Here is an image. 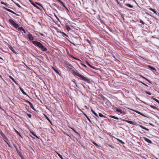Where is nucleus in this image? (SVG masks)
I'll use <instances>...</instances> for the list:
<instances>
[{"instance_id": "59", "label": "nucleus", "mask_w": 159, "mask_h": 159, "mask_svg": "<svg viewBox=\"0 0 159 159\" xmlns=\"http://www.w3.org/2000/svg\"><path fill=\"white\" fill-rule=\"evenodd\" d=\"M22 31H23L24 33H25V30L24 29V30H22Z\"/></svg>"}, {"instance_id": "21", "label": "nucleus", "mask_w": 159, "mask_h": 159, "mask_svg": "<svg viewBox=\"0 0 159 159\" xmlns=\"http://www.w3.org/2000/svg\"><path fill=\"white\" fill-rule=\"evenodd\" d=\"M148 68H149L150 69V70H156L155 68H154L152 66H148Z\"/></svg>"}, {"instance_id": "12", "label": "nucleus", "mask_w": 159, "mask_h": 159, "mask_svg": "<svg viewBox=\"0 0 159 159\" xmlns=\"http://www.w3.org/2000/svg\"><path fill=\"white\" fill-rule=\"evenodd\" d=\"M143 139H144V140L147 142L150 143H152L151 141L149 139L145 137H144Z\"/></svg>"}, {"instance_id": "6", "label": "nucleus", "mask_w": 159, "mask_h": 159, "mask_svg": "<svg viewBox=\"0 0 159 159\" xmlns=\"http://www.w3.org/2000/svg\"><path fill=\"white\" fill-rule=\"evenodd\" d=\"M24 100L25 101V102L26 103H28L29 104L31 108H32L33 110H35L34 108V107L33 104L30 102L25 99H24Z\"/></svg>"}, {"instance_id": "39", "label": "nucleus", "mask_w": 159, "mask_h": 159, "mask_svg": "<svg viewBox=\"0 0 159 159\" xmlns=\"http://www.w3.org/2000/svg\"><path fill=\"white\" fill-rule=\"evenodd\" d=\"M145 92L147 94H148L149 95H151V93L149 92H148L147 91H145Z\"/></svg>"}, {"instance_id": "50", "label": "nucleus", "mask_w": 159, "mask_h": 159, "mask_svg": "<svg viewBox=\"0 0 159 159\" xmlns=\"http://www.w3.org/2000/svg\"><path fill=\"white\" fill-rule=\"evenodd\" d=\"M140 23L143 25L144 24V23L141 20H140Z\"/></svg>"}, {"instance_id": "25", "label": "nucleus", "mask_w": 159, "mask_h": 159, "mask_svg": "<svg viewBox=\"0 0 159 159\" xmlns=\"http://www.w3.org/2000/svg\"><path fill=\"white\" fill-rule=\"evenodd\" d=\"M30 133L35 137L38 139H39V138L37 136L36 134L34 133L33 131H30Z\"/></svg>"}, {"instance_id": "33", "label": "nucleus", "mask_w": 159, "mask_h": 159, "mask_svg": "<svg viewBox=\"0 0 159 159\" xmlns=\"http://www.w3.org/2000/svg\"><path fill=\"white\" fill-rule=\"evenodd\" d=\"M152 98L154 101H156L159 104V101L157 99L154 98H153L152 97Z\"/></svg>"}, {"instance_id": "55", "label": "nucleus", "mask_w": 159, "mask_h": 159, "mask_svg": "<svg viewBox=\"0 0 159 159\" xmlns=\"http://www.w3.org/2000/svg\"><path fill=\"white\" fill-rule=\"evenodd\" d=\"M59 2H60L61 3L62 2V1L61 0H57Z\"/></svg>"}, {"instance_id": "19", "label": "nucleus", "mask_w": 159, "mask_h": 159, "mask_svg": "<svg viewBox=\"0 0 159 159\" xmlns=\"http://www.w3.org/2000/svg\"><path fill=\"white\" fill-rule=\"evenodd\" d=\"M66 28L68 31L70 30H71L70 27L67 25H66Z\"/></svg>"}, {"instance_id": "45", "label": "nucleus", "mask_w": 159, "mask_h": 159, "mask_svg": "<svg viewBox=\"0 0 159 159\" xmlns=\"http://www.w3.org/2000/svg\"><path fill=\"white\" fill-rule=\"evenodd\" d=\"M4 139L6 137V136L5 135L3 134L2 135H1Z\"/></svg>"}, {"instance_id": "30", "label": "nucleus", "mask_w": 159, "mask_h": 159, "mask_svg": "<svg viewBox=\"0 0 159 159\" xmlns=\"http://www.w3.org/2000/svg\"><path fill=\"white\" fill-rule=\"evenodd\" d=\"M70 128L77 134L80 135L79 133L78 132H77L76 130H75L73 128Z\"/></svg>"}, {"instance_id": "62", "label": "nucleus", "mask_w": 159, "mask_h": 159, "mask_svg": "<svg viewBox=\"0 0 159 159\" xmlns=\"http://www.w3.org/2000/svg\"><path fill=\"white\" fill-rule=\"evenodd\" d=\"M51 129L53 130V131H54V130L53 129V128L51 127Z\"/></svg>"}, {"instance_id": "61", "label": "nucleus", "mask_w": 159, "mask_h": 159, "mask_svg": "<svg viewBox=\"0 0 159 159\" xmlns=\"http://www.w3.org/2000/svg\"><path fill=\"white\" fill-rule=\"evenodd\" d=\"M19 135L20 136V137H22V136H21V134H20Z\"/></svg>"}, {"instance_id": "53", "label": "nucleus", "mask_w": 159, "mask_h": 159, "mask_svg": "<svg viewBox=\"0 0 159 159\" xmlns=\"http://www.w3.org/2000/svg\"><path fill=\"white\" fill-rule=\"evenodd\" d=\"M61 4L62 5V6L64 7H65V5H64V3L62 2H61Z\"/></svg>"}, {"instance_id": "20", "label": "nucleus", "mask_w": 159, "mask_h": 159, "mask_svg": "<svg viewBox=\"0 0 159 159\" xmlns=\"http://www.w3.org/2000/svg\"><path fill=\"white\" fill-rule=\"evenodd\" d=\"M148 9L149 10L152 11L156 14V15L157 14V11H155L154 9H152L151 8H148Z\"/></svg>"}, {"instance_id": "34", "label": "nucleus", "mask_w": 159, "mask_h": 159, "mask_svg": "<svg viewBox=\"0 0 159 159\" xmlns=\"http://www.w3.org/2000/svg\"><path fill=\"white\" fill-rule=\"evenodd\" d=\"M18 154L22 159H24V157L21 154L20 152H19V153Z\"/></svg>"}, {"instance_id": "43", "label": "nucleus", "mask_w": 159, "mask_h": 159, "mask_svg": "<svg viewBox=\"0 0 159 159\" xmlns=\"http://www.w3.org/2000/svg\"><path fill=\"white\" fill-rule=\"evenodd\" d=\"M150 107L153 109H156V107L153 105H151Z\"/></svg>"}, {"instance_id": "24", "label": "nucleus", "mask_w": 159, "mask_h": 159, "mask_svg": "<svg viewBox=\"0 0 159 159\" xmlns=\"http://www.w3.org/2000/svg\"><path fill=\"white\" fill-rule=\"evenodd\" d=\"M30 133L35 137L38 139H39V138L37 136L36 134L34 133L33 131H30Z\"/></svg>"}, {"instance_id": "36", "label": "nucleus", "mask_w": 159, "mask_h": 159, "mask_svg": "<svg viewBox=\"0 0 159 159\" xmlns=\"http://www.w3.org/2000/svg\"><path fill=\"white\" fill-rule=\"evenodd\" d=\"M99 116L100 117H104L105 118L106 117V116H105L103 115L102 114H101V113H99Z\"/></svg>"}, {"instance_id": "51", "label": "nucleus", "mask_w": 159, "mask_h": 159, "mask_svg": "<svg viewBox=\"0 0 159 159\" xmlns=\"http://www.w3.org/2000/svg\"><path fill=\"white\" fill-rule=\"evenodd\" d=\"M39 34L41 35V36H44V35L42 33H41L40 32H39Z\"/></svg>"}, {"instance_id": "26", "label": "nucleus", "mask_w": 159, "mask_h": 159, "mask_svg": "<svg viewBox=\"0 0 159 159\" xmlns=\"http://www.w3.org/2000/svg\"><path fill=\"white\" fill-rule=\"evenodd\" d=\"M91 111H92V113L95 116H96L97 117H98V114L96 113H95L94 111H93V110L92 109H91Z\"/></svg>"}, {"instance_id": "7", "label": "nucleus", "mask_w": 159, "mask_h": 159, "mask_svg": "<svg viewBox=\"0 0 159 159\" xmlns=\"http://www.w3.org/2000/svg\"><path fill=\"white\" fill-rule=\"evenodd\" d=\"M115 108L116 109V112L120 113L121 114H124L125 113L124 111H122L120 109H119L116 107H115Z\"/></svg>"}, {"instance_id": "52", "label": "nucleus", "mask_w": 159, "mask_h": 159, "mask_svg": "<svg viewBox=\"0 0 159 159\" xmlns=\"http://www.w3.org/2000/svg\"><path fill=\"white\" fill-rule=\"evenodd\" d=\"M141 83H142L144 85H145V86H148L147 84H145V83H143V82H141Z\"/></svg>"}, {"instance_id": "8", "label": "nucleus", "mask_w": 159, "mask_h": 159, "mask_svg": "<svg viewBox=\"0 0 159 159\" xmlns=\"http://www.w3.org/2000/svg\"><path fill=\"white\" fill-rule=\"evenodd\" d=\"M28 39L30 40L33 41L34 40V38L33 35L29 33L27 35Z\"/></svg>"}, {"instance_id": "4", "label": "nucleus", "mask_w": 159, "mask_h": 159, "mask_svg": "<svg viewBox=\"0 0 159 159\" xmlns=\"http://www.w3.org/2000/svg\"><path fill=\"white\" fill-rule=\"evenodd\" d=\"M29 0L30 1V2L31 4L32 5L35 7L36 8H37L38 9H40V8L39 7H38L37 5H36L35 4L38 5H39L41 7H42L41 4H40L38 2H36L35 3H34V2H33V1H32L30 0Z\"/></svg>"}, {"instance_id": "29", "label": "nucleus", "mask_w": 159, "mask_h": 159, "mask_svg": "<svg viewBox=\"0 0 159 159\" xmlns=\"http://www.w3.org/2000/svg\"><path fill=\"white\" fill-rule=\"evenodd\" d=\"M86 63L89 67L92 68H94V67L93 66H92L88 61H86Z\"/></svg>"}, {"instance_id": "44", "label": "nucleus", "mask_w": 159, "mask_h": 159, "mask_svg": "<svg viewBox=\"0 0 159 159\" xmlns=\"http://www.w3.org/2000/svg\"><path fill=\"white\" fill-rule=\"evenodd\" d=\"M64 133L66 134V135L68 136L69 137H70V138H71L70 136V135H69L68 134L66 133V132H64Z\"/></svg>"}, {"instance_id": "60", "label": "nucleus", "mask_w": 159, "mask_h": 159, "mask_svg": "<svg viewBox=\"0 0 159 159\" xmlns=\"http://www.w3.org/2000/svg\"><path fill=\"white\" fill-rule=\"evenodd\" d=\"M17 134L19 135L20 134V133L19 132H18L17 133Z\"/></svg>"}, {"instance_id": "38", "label": "nucleus", "mask_w": 159, "mask_h": 159, "mask_svg": "<svg viewBox=\"0 0 159 159\" xmlns=\"http://www.w3.org/2000/svg\"><path fill=\"white\" fill-rule=\"evenodd\" d=\"M143 79H145V80H147L148 82H149V83H151V84H152V82H151V81L150 80H148V79H147V78H145V77H143Z\"/></svg>"}, {"instance_id": "37", "label": "nucleus", "mask_w": 159, "mask_h": 159, "mask_svg": "<svg viewBox=\"0 0 159 159\" xmlns=\"http://www.w3.org/2000/svg\"><path fill=\"white\" fill-rule=\"evenodd\" d=\"M13 146L16 149V151H17V152H18V153H19V152L18 151V149L17 148L15 144H14Z\"/></svg>"}, {"instance_id": "9", "label": "nucleus", "mask_w": 159, "mask_h": 159, "mask_svg": "<svg viewBox=\"0 0 159 159\" xmlns=\"http://www.w3.org/2000/svg\"><path fill=\"white\" fill-rule=\"evenodd\" d=\"M19 88H20V91H21V92L23 94L25 95H26L27 96H28V97L30 98V96L26 94V93L24 91L23 89L21 87H19Z\"/></svg>"}, {"instance_id": "40", "label": "nucleus", "mask_w": 159, "mask_h": 159, "mask_svg": "<svg viewBox=\"0 0 159 159\" xmlns=\"http://www.w3.org/2000/svg\"><path fill=\"white\" fill-rule=\"evenodd\" d=\"M92 143L94 144L95 145L96 147H98V145L96 143H95L94 141H93L92 142Z\"/></svg>"}, {"instance_id": "5", "label": "nucleus", "mask_w": 159, "mask_h": 159, "mask_svg": "<svg viewBox=\"0 0 159 159\" xmlns=\"http://www.w3.org/2000/svg\"><path fill=\"white\" fill-rule=\"evenodd\" d=\"M121 120L123 121H125V122H126L130 124H132L133 125H136V123L135 122H133L132 121H129V120H128L124 119H121Z\"/></svg>"}, {"instance_id": "15", "label": "nucleus", "mask_w": 159, "mask_h": 159, "mask_svg": "<svg viewBox=\"0 0 159 159\" xmlns=\"http://www.w3.org/2000/svg\"><path fill=\"white\" fill-rule=\"evenodd\" d=\"M9 77L12 81H13L14 82V83L16 84L17 85H18V83L14 79L12 76H9Z\"/></svg>"}, {"instance_id": "10", "label": "nucleus", "mask_w": 159, "mask_h": 159, "mask_svg": "<svg viewBox=\"0 0 159 159\" xmlns=\"http://www.w3.org/2000/svg\"><path fill=\"white\" fill-rule=\"evenodd\" d=\"M3 8L5 9L6 10H7V11H9L10 12H11L15 15H18L16 13H15V12H14V11H12V10H11L10 9H8L7 8H6L5 7H3Z\"/></svg>"}, {"instance_id": "28", "label": "nucleus", "mask_w": 159, "mask_h": 159, "mask_svg": "<svg viewBox=\"0 0 159 159\" xmlns=\"http://www.w3.org/2000/svg\"><path fill=\"white\" fill-rule=\"evenodd\" d=\"M55 152L56 153H57V155H58V156H59V157L61 159H64L62 157V156L60 154H59V153H58L56 151H55Z\"/></svg>"}, {"instance_id": "63", "label": "nucleus", "mask_w": 159, "mask_h": 159, "mask_svg": "<svg viewBox=\"0 0 159 159\" xmlns=\"http://www.w3.org/2000/svg\"><path fill=\"white\" fill-rule=\"evenodd\" d=\"M0 59H2V60H3V59L2 58H1V57H0Z\"/></svg>"}, {"instance_id": "41", "label": "nucleus", "mask_w": 159, "mask_h": 159, "mask_svg": "<svg viewBox=\"0 0 159 159\" xmlns=\"http://www.w3.org/2000/svg\"><path fill=\"white\" fill-rule=\"evenodd\" d=\"M61 33L62 34H63L64 35L66 36V37H68V35H66L65 33L63 32H61Z\"/></svg>"}, {"instance_id": "31", "label": "nucleus", "mask_w": 159, "mask_h": 159, "mask_svg": "<svg viewBox=\"0 0 159 159\" xmlns=\"http://www.w3.org/2000/svg\"><path fill=\"white\" fill-rule=\"evenodd\" d=\"M117 140L119 141V142L121 143H122V144H125V143L124 142H123V141H122V140H120V139H116Z\"/></svg>"}, {"instance_id": "47", "label": "nucleus", "mask_w": 159, "mask_h": 159, "mask_svg": "<svg viewBox=\"0 0 159 159\" xmlns=\"http://www.w3.org/2000/svg\"><path fill=\"white\" fill-rule=\"evenodd\" d=\"M108 146H110V147H111V148H114V147L113 146H112V145H111L109 144V145H108Z\"/></svg>"}, {"instance_id": "64", "label": "nucleus", "mask_w": 159, "mask_h": 159, "mask_svg": "<svg viewBox=\"0 0 159 159\" xmlns=\"http://www.w3.org/2000/svg\"><path fill=\"white\" fill-rule=\"evenodd\" d=\"M34 57L36 58L37 59L39 60V59H38V58H36V57L34 56Z\"/></svg>"}, {"instance_id": "17", "label": "nucleus", "mask_w": 159, "mask_h": 159, "mask_svg": "<svg viewBox=\"0 0 159 159\" xmlns=\"http://www.w3.org/2000/svg\"><path fill=\"white\" fill-rule=\"evenodd\" d=\"M139 126L141 128H142V129H144L146 130L147 131H148L149 130V129L146 128V127H145L142 125H139Z\"/></svg>"}, {"instance_id": "32", "label": "nucleus", "mask_w": 159, "mask_h": 159, "mask_svg": "<svg viewBox=\"0 0 159 159\" xmlns=\"http://www.w3.org/2000/svg\"><path fill=\"white\" fill-rule=\"evenodd\" d=\"M45 117H46V119L48 120V121L50 123L51 125H52V123L51 121L50 120V119L46 116H45Z\"/></svg>"}, {"instance_id": "27", "label": "nucleus", "mask_w": 159, "mask_h": 159, "mask_svg": "<svg viewBox=\"0 0 159 159\" xmlns=\"http://www.w3.org/2000/svg\"><path fill=\"white\" fill-rule=\"evenodd\" d=\"M84 115L87 118L88 120L90 122H91V120L87 116V115L84 113Z\"/></svg>"}, {"instance_id": "35", "label": "nucleus", "mask_w": 159, "mask_h": 159, "mask_svg": "<svg viewBox=\"0 0 159 159\" xmlns=\"http://www.w3.org/2000/svg\"><path fill=\"white\" fill-rule=\"evenodd\" d=\"M4 140L7 143V144H8V145L9 146V144L8 143L7 141L8 140V139L7 138V137H6L4 139Z\"/></svg>"}, {"instance_id": "46", "label": "nucleus", "mask_w": 159, "mask_h": 159, "mask_svg": "<svg viewBox=\"0 0 159 159\" xmlns=\"http://www.w3.org/2000/svg\"><path fill=\"white\" fill-rule=\"evenodd\" d=\"M81 65L82 66H83L84 67H87L83 63H81Z\"/></svg>"}, {"instance_id": "11", "label": "nucleus", "mask_w": 159, "mask_h": 159, "mask_svg": "<svg viewBox=\"0 0 159 159\" xmlns=\"http://www.w3.org/2000/svg\"><path fill=\"white\" fill-rule=\"evenodd\" d=\"M51 67L52 69L58 75H59L60 76L61 75V74L59 73V71L56 69L53 66H51Z\"/></svg>"}, {"instance_id": "49", "label": "nucleus", "mask_w": 159, "mask_h": 159, "mask_svg": "<svg viewBox=\"0 0 159 159\" xmlns=\"http://www.w3.org/2000/svg\"><path fill=\"white\" fill-rule=\"evenodd\" d=\"M16 5L19 7H21L20 6V5L18 3H16Z\"/></svg>"}, {"instance_id": "23", "label": "nucleus", "mask_w": 159, "mask_h": 159, "mask_svg": "<svg viewBox=\"0 0 159 159\" xmlns=\"http://www.w3.org/2000/svg\"><path fill=\"white\" fill-rule=\"evenodd\" d=\"M30 133L35 137L38 139H39V138L37 136L36 134L34 133L33 131H30Z\"/></svg>"}, {"instance_id": "48", "label": "nucleus", "mask_w": 159, "mask_h": 159, "mask_svg": "<svg viewBox=\"0 0 159 159\" xmlns=\"http://www.w3.org/2000/svg\"><path fill=\"white\" fill-rule=\"evenodd\" d=\"M0 134L1 135L4 134L2 132V131L1 130H0Z\"/></svg>"}, {"instance_id": "13", "label": "nucleus", "mask_w": 159, "mask_h": 159, "mask_svg": "<svg viewBox=\"0 0 159 159\" xmlns=\"http://www.w3.org/2000/svg\"><path fill=\"white\" fill-rule=\"evenodd\" d=\"M9 48L13 52V53H15L16 54H17L16 52L15 51V50L12 47L10 46H9Z\"/></svg>"}, {"instance_id": "16", "label": "nucleus", "mask_w": 159, "mask_h": 159, "mask_svg": "<svg viewBox=\"0 0 159 159\" xmlns=\"http://www.w3.org/2000/svg\"><path fill=\"white\" fill-rule=\"evenodd\" d=\"M107 104V107H110L111 106V102L109 101H107L106 102Z\"/></svg>"}, {"instance_id": "56", "label": "nucleus", "mask_w": 159, "mask_h": 159, "mask_svg": "<svg viewBox=\"0 0 159 159\" xmlns=\"http://www.w3.org/2000/svg\"><path fill=\"white\" fill-rule=\"evenodd\" d=\"M15 131L16 132V134L18 132L15 129H14Z\"/></svg>"}, {"instance_id": "3", "label": "nucleus", "mask_w": 159, "mask_h": 159, "mask_svg": "<svg viewBox=\"0 0 159 159\" xmlns=\"http://www.w3.org/2000/svg\"><path fill=\"white\" fill-rule=\"evenodd\" d=\"M9 22L11 25L14 27L15 28H18V30L20 31L24 30V29L22 27H19L18 25L13 20L10 19L9 20Z\"/></svg>"}, {"instance_id": "1", "label": "nucleus", "mask_w": 159, "mask_h": 159, "mask_svg": "<svg viewBox=\"0 0 159 159\" xmlns=\"http://www.w3.org/2000/svg\"><path fill=\"white\" fill-rule=\"evenodd\" d=\"M72 73L75 76H78L79 79L81 80H83L87 83H90L89 79L85 77L84 76L82 75L79 74L77 71H75L74 70L72 71Z\"/></svg>"}, {"instance_id": "22", "label": "nucleus", "mask_w": 159, "mask_h": 159, "mask_svg": "<svg viewBox=\"0 0 159 159\" xmlns=\"http://www.w3.org/2000/svg\"><path fill=\"white\" fill-rule=\"evenodd\" d=\"M109 117L110 118H112L114 119H116V120H118V118L117 117H116L115 116H112V115H110L109 116Z\"/></svg>"}, {"instance_id": "42", "label": "nucleus", "mask_w": 159, "mask_h": 159, "mask_svg": "<svg viewBox=\"0 0 159 159\" xmlns=\"http://www.w3.org/2000/svg\"><path fill=\"white\" fill-rule=\"evenodd\" d=\"M27 115L28 116V117L29 118H30L31 117V116H32L30 114H27Z\"/></svg>"}, {"instance_id": "2", "label": "nucleus", "mask_w": 159, "mask_h": 159, "mask_svg": "<svg viewBox=\"0 0 159 159\" xmlns=\"http://www.w3.org/2000/svg\"><path fill=\"white\" fill-rule=\"evenodd\" d=\"M32 42L34 45L39 48L42 51H46L47 50V48L40 42L36 41H32Z\"/></svg>"}, {"instance_id": "14", "label": "nucleus", "mask_w": 159, "mask_h": 159, "mask_svg": "<svg viewBox=\"0 0 159 159\" xmlns=\"http://www.w3.org/2000/svg\"><path fill=\"white\" fill-rule=\"evenodd\" d=\"M133 111H134L135 112L139 114H140V115H141V116H145L143 115V114H142L139 111H136V110H133Z\"/></svg>"}, {"instance_id": "54", "label": "nucleus", "mask_w": 159, "mask_h": 159, "mask_svg": "<svg viewBox=\"0 0 159 159\" xmlns=\"http://www.w3.org/2000/svg\"><path fill=\"white\" fill-rule=\"evenodd\" d=\"M87 41L90 44H91L89 40H87Z\"/></svg>"}, {"instance_id": "58", "label": "nucleus", "mask_w": 159, "mask_h": 159, "mask_svg": "<svg viewBox=\"0 0 159 159\" xmlns=\"http://www.w3.org/2000/svg\"><path fill=\"white\" fill-rule=\"evenodd\" d=\"M68 11H69V10H68V8H67L65 6V7H64Z\"/></svg>"}, {"instance_id": "57", "label": "nucleus", "mask_w": 159, "mask_h": 159, "mask_svg": "<svg viewBox=\"0 0 159 159\" xmlns=\"http://www.w3.org/2000/svg\"><path fill=\"white\" fill-rule=\"evenodd\" d=\"M1 3L2 4H4V5H6L5 3L4 2H2V1L1 2Z\"/></svg>"}, {"instance_id": "18", "label": "nucleus", "mask_w": 159, "mask_h": 159, "mask_svg": "<svg viewBox=\"0 0 159 159\" xmlns=\"http://www.w3.org/2000/svg\"><path fill=\"white\" fill-rule=\"evenodd\" d=\"M125 5L127 7H128L130 8H132L133 7V6L131 5L129 3H126L125 4Z\"/></svg>"}]
</instances>
